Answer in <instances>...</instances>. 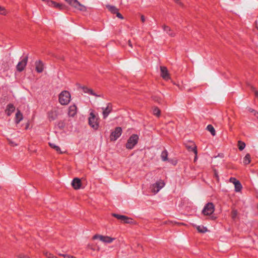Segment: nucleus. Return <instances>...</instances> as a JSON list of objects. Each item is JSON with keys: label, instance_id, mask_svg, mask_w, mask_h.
Wrapping results in <instances>:
<instances>
[{"label": "nucleus", "instance_id": "f257e3e1", "mask_svg": "<svg viewBox=\"0 0 258 258\" xmlns=\"http://www.w3.org/2000/svg\"><path fill=\"white\" fill-rule=\"evenodd\" d=\"M71 94L69 92L67 91H63L59 95V102L61 105H67L71 101Z\"/></svg>", "mask_w": 258, "mask_h": 258}, {"label": "nucleus", "instance_id": "f03ea898", "mask_svg": "<svg viewBox=\"0 0 258 258\" xmlns=\"http://www.w3.org/2000/svg\"><path fill=\"white\" fill-rule=\"evenodd\" d=\"M89 124L95 130H97L99 127L98 117L95 114L91 112L90 113L88 118Z\"/></svg>", "mask_w": 258, "mask_h": 258}, {"label": "nucleus", "instance_id": "7ed1b4c3", "mask_svg": "<svg viewBox=\"0 0 258 258\" xmlns=\"http://www.w3.org/2000/svg\"><path fill=\"white\" fill-rule=\"evenodd\" d=\"M164 186V182L162 180L160 179L157 181L155 183L151 185L150 189L153 193L156 194L159 192L160 189H161Z\"/></svg>", "mask_w": 258, "mask_h": 258}, {"label": "nucleus", "instance_id": "20e7f679", "mask_svg": "<svg viewBox=\"0 0 258 258\" xmlns=\"http://www.w3.org/2000/svg\"><path fill=\"white\" fill-rule=\"evenodd\" d=\"M139 137L137 135H132L128 139L126 144V148L128 149H132L138 143Z\"/></svg>", "mask_w": 258, "mask_h": 258}, {"label": "nucleus", "instance_id": "39448f33", "mask_svg": "<svg viewBox=\"0 0 258 258\" xmlns=\"http://www.w3.org/2000/svg\"><path fill=\"white\" fill-rule=\"evenodd\" d=\"M70 5L74 8L81 11H86L87 9L85 6L81 4L77 0H65Z\"/></svg>", "mask_w": 258, "mask_h": 258}, {"label": "nucleus", "instance_id": "423d86ee", "mask_svg": "<svg viewBox=\"0 0 258 258\" xmlns=\"http://www.w3.org/2000/svg\"><path fill=\"white\" fill-rule=\"evenodd\" d=\"M93 239H99L101 241L103 242L104 243H110L115 239V238H112L108 236H103L98 234H96L93 236Z\"/></svg>", "mask_w": 258, "mask_h": 258}, {"label": "nucleus", "instance_id": "0eeeda50", "mask_svg": "<svg viewBox=\"0 0 258 258\" xmlns=\"http://www.w3.org/2000/svg\"><path fill=\"white\" fill-rule=\"evenodd\" d=\"M214 210L215 207L213 204L212 203H208L205 206L203 210H202V213L204 215H210L214 212Z\"/></svg>", "mask_w": 258, "mask_h": 258}, {"label": "nucleus", "instance_id": "6e6552de", "mask_svg": "<svg viewBox=\"0 0 258 258\" xmlns=\"http://www.w3.org/2000/svg\"><path fill=\"white\" fill-rule=\"evenodd\" d=\"M28 56H26L25 57H24L23 59H22V60L18 62V63L17 64V65L16 66L17 70L18 72H21L24 70L25 67L27 65V62H28Z\"/></svg>", "mask_w": 258, "mask_h": 258}, {"label": "nucleus", "instance_id": "1a4fd4ad", "mask_svg": "<svg viewBox=\"0 0 258 258\" xmlns=\"http://www.w3.org/2000/svg\"><path fill=\"white\" fill-rule=\"evenodd\" d=\"M122 129L120 127H117L115 130L112 132L110 135V140L111 141H116L121 135Z\"/></svg>", "mask_w": 258, "mask_h": 258}, {"label": "nucleus", "instance_id": "9d476101", "mask_svg": "<svg viewBox=\"0 0 258 258\" xmlns=\"http://www.w3.org/2000/svg\"><path fill=\"white\" fill-rule=\"evenodd\" d=\"M112 216L124 223H130L132 222V219L125 216L116 214H113Z\"/></svg>", "mask_w": 258, "mask_h": 258}, {"label": "nucleus", "instance_id": "9b49d317", "mask_svg": "<svg viewBox=\"0 0 258 258\" xmlns=\"http://www.w3.org/2000/svg\"><path fill=\"white\" fill-rule=\"evenodd\" d=\"M161 76L162 77L166 80H168L170 79L169 74L167 68L165 67H161Z\"/></svg>", "mask_w": 258, "mask_h": 258}, {"label": "nucleus", "instance_id": "f8f14e48", "mask_svg": "<svg viewBox=\"0 0 258 258\" xmlns=\"http://www.w3.org/2000/svg\"><path fill=\"white\" fill-rule=\"evenodd\" d=\"M77 108L76 105H71L68 109V115L70 117H74L77 114Z\"/></svg>", "mask_w": 258, "mask_h": 258}, {"label": "nucleus", "instance_id": "ddd939ff", "mask_svg": "<svg viewBox=\"0 0 258 258\" xmlns=\"http://www.w3.org/2000/svg\"><path fill=\"white\" fill-rule=\"evenodd\" d=\"M103 110V116L104 118H106L112 110V106L110 104H108L105 108H102Z\"/></svg>", "mask_w": 258, "mask_h": 258}, {"label": "nucleus", "instance_id": "4468645a", "mask_svg": "<svg viewBox=\"0 0 258 258\" xmlns=\"http://www.w3.org/2000/svg\"><path fill=\"white\" fill-rule=\"evenodd\" d=\"M186 147L189 151H193L195 155L198 154L197 146L194 142H189V143L186 144Z\"/></svg>", "mask_w": 258, "mask_h": 258}, {"label": "nucleus", "instance_id": "2eb2a0df", "mask_svg": "<svg viewBox=\"0 0 258 258\" xmlns=\"http://www.w3.org/2000/svg\"><path fill=\"white\" fill-rule=\"evenodd\" d=\"M82 89L84 93H87L95 97H101V95H97L96 94L92 89L89 88L87 87L83 86L82 87Z\"/></svg>", "mask_w": 258, "mask_h": 258}, {"label": "nucleus", "instance_id": "dca6fc26", "mask_svg": "<svg viewBox=\"0 0 258 258\" xmlns=\"http://www.w3.org/2000/svg\"><path fill=\"white\" fill-rule=\"evenodd\" d=\"M58 116V112L56 110L53 109L49 111L48 113V117L50 120H55Z\"/></svg>", "mask_w": 258, "mask_h": 258}, {"label": "nucleus", "instance_id": "f3484780", "mask_svg": "<svg viewBox=\"0 0 258 258\" xmlns=\"http://www.w3.org/2000/svg\"><path fill=\"white\" fill-rule=\"evenodd\" d=\"M72 185L75 189H79L81 186V180L78 178H74L72 182Z\"/></svg>", "mask_w": 258, "mask_h": 258}, {"label": "nucleus", "instance_id": "a211bd4d", "mask_svg": "<svg viewBox=\"0 0 258 258\" xmlns=\"http://www.w3.org/2000/svg\"><path fill=\"white\" fill-rule=\"evenodd\" d=\"M36 71L39 73H42L44 70V65L42 62L40 60H38L35 62Z\"/></svg>", "mask_w": 258, "mask_h": 258}, {"label": "nucleus", "instance_id": "6ab92c4d", "mask_svg": "<svg viewBox=\"0 0 258 258\" xmlns=\"http://www.w3.org/2000/svg\"><path fill=\"white\" fill-rule=\"evenodd\" d=\"M15 109V107L12 104H10L7 107L6 112L8 116H10L14 111Z\"/></svg>", "mask_w": 258, "mask_h": 258}, {"label": "nucleus", "instance_id": "aec40b11", "mask_svg": "<svg viewBox=\"0 0 258 258\" xmlns=\"http://www.w3.org/2000/svg\"><path fill=\"white\" fill-rule=\"evenodd\" d=\"M163 29L165 32H166L169 36L171 37H174L175 36V33L171 30L170 27L164 25L163 26Z\"/></svg>", "mask_w": 258, "mask_h": 258}, {"label": "nucleus", "instance_id": "412c9836", "mask_svg": "<svg viewBox=\"0 0 258 258\" xmlns=\"http://www.w3.org/2000/svg\"><path fill=\"white\" fill-rule=\"evenodd\" d=\"M23 119V115L20 111H18L16 114L15 121L16 123H19Z\"/></svg>", "mask_w": 258, "mask_h": 258}, {"label": "nucleus", "instance_id": "4be33fe9", "mask_svg": "<svg viewBox=\"0 0 258 258\" xmlns=\"http://www.w3.org/2000/svg\"><path fill=\"white\" fill-rule=\"evenodd\" d=\"M106 8L110 12H111L113 14H115L118 11V9L113 6L107 5Z\"/></svg>", "mask_w": 258, "mask_h": 258}, {"label": "nucleus", "instance_id": "5701e85b", "mask_svg": "<svg viewBox=\"0 0 258 258\" xmlns=\"http://www.w3.org/2000/svg\"><path fill=\"white\" fill-rule=\"evenodd\" d=\"M168 152L166 150H164L162 151L161 154V157L163 161H167L168 160Z\"/></svg>", "mask_w": 258, "mask_h": 258}, {"label": "nucleus", "instance_id": "b1692460", "mask_svg": "<svg viewBox=\"0 0 258 258\" xmlns=\"http://www.w3.org/2000/svg\"><path fill=\"white\" fill-rule=\"evenodd\" d=\"M234 186L235 191L239 192L241 191L242 188V185L239 181H236V183H234Z\"/></svg>", "mask_w": 258, "mask_h": 258}, {"label": "nucleus", "instance_id": "393cba45", "mask_svg": "<svg viewBox=\"0 0 258 258\" xmlns=\"http://www.w3.org/2000/svg\"><path fill=\"white\" fill-rule=\"evenodd\" d=\"M49 145L52 148L54 149L58 153H62L60 150V148L58 146L55 145L54 144L51 143H49Z\"/></svg>", "mask_w": 258, "mask_h": 258}, {"label": "nucleus", "instance_id": "a878e982", "mask_svg": "<svg viewBox=\"0 0 258 258\" xmlns=\"http://www.w3.org/2000/svg\"><path fill=\"white\" fill-rule=\"evenodd\" d=\"M196 228L201 233H205L207 231V228L203 226H196Z\"/></svg>", "mask_w": 258, "mask_h": 258}, {"label": "nucleus", "instance_id": "bb28decb", "mask_svg": "<svg viewBox=\"0 0 258 258\" xmlns=\"http://www.w3.org/2000/svg\"><path fill=\"white\" fill-rule=\"evenodd\" d=\"M250 162V156L249 154H247L243 159V163L247 165Z\"/></svg>", "mask_w": 258, "mask_h": 258}, {"label": "nucleus", "instance_id": "cd10ccee", "mask_svg": "<svg viewBox=\"0 0 258 258\" xmlns=\"http://www.w3.org/2000/svg\"><path fill=\"white\" fill-rule=\"evenodd\" d=\"M207 129L208 130V131H209L211 134H212V136H215V134H216V132H215V130L214 128V127L211 125V124H209L207 126Z\"/></svg>", "mask_w": 258, "mask_h": 258}, {"label": "nucleus", "instance_id": "c85d7f7f", "mask_svg": "<svg viewBox=\"0 0 258 258\" xmlns=\"http://www.w3.org/2000/svg\"><path fill=\"white\" fill-rule=\"evenodd\" d=\"M238 146L239 150L242 151L245 148V144L244 142L239 141L238 142Z\"/></svg>", "mask_w": 258, "mask_h": 258}, {"label": "nucleus", "instance_id": "c756f323", "mask_svg": "<svg viewBox=\"0 0 258 258\" xmlns=\"http://www.w3.org/2000/svg\"><path fill=\"white\" fill-rule=\"evenodd\" d=\"M153 113L154 115L157 116H159L160 115V110L158 108L155 107L153 109Z\"/></svg>", "mask_w": 258, "mask_h": 258}, {"label": "nucleus", "instance_id": "7c9ffc66", "mask_svg": "<svg viewBox=\"0 0 258 258\" xmlns=\"http://www.w3.org/2000/svg\"><path fill=\"white\" fill-rule=\"evenodd\" d=\"M57 126L58 128L60 129H62L65 126V122L63 120H60L58 121L57 123Z\"/></svg>", "mask_w": 258, "mask_h": 258}, {"label": "nucleus", "instance_id": "2f4dec72", "mask_svg": "<svg viewBox=\"0 0 258 258\" xmlns=\"http://www.w3.org/2000/svg\"><path fill=\"white\" fill-rule=\"evenodd\" d=\"M53 7L56 8H58V9H59L60 10H62V9H64V6L63 5L61 4L56 3L55 2Z\"/></svg>", "mask_w": 258, "mask_h": 258}, {"label": "nucleus", "instance_id": "473e14b6", "mask_svg": "<svg viewBox=\"0 0 258 258\" xmlns=\"http://www.w3.org/2000/svg\"><path fill=\"white\" fill-rule=\"evenodd\" d=\"M238 212L236 210H233L231 213V216L233 219H235L237 218Z\"/></svg>", "mask_w": 258, "mask_h": 258}, {"label": "nucleus", "instance_id": "72a5a7b5", "mask_svg": "<svg viewBox=\"0 0 258 258\" xmlns=\"http://www.w3.org/2000/svg\"><path fill=\"white\" fill-rule=\"evenodd\" d=\"M7 12L4 7L0 6V14L2 15H6Z\"/></svg>", "mask_w": 258, "mask_h": 258}, {"label": "nucleus", "instance_id": "f704fd0d", "mask_svg": "<svg viewBox=\"0 0 258 258\" xmlns=\"http://www.w3.org/2000/svg\"><path fill=\"white\" fill-rule=\"evenodd\" d=\"M45 256L48 258H55V257L50 253L46 252L45 253Z\"/></svg>", "mask_w": 258, "mask_h": 258}, {"label": "nucleus", "instance_id": "c9c22d12", "mask_svg": "<svg viewBox=\"0 0 258 258\" xmlns=\"http://www.w3.org/2000/svg\"><path fill=\"white\" fill-rule=\"evenodd\" d=\"M55 2L53 1H47V5L49 6V7H53L54 6V4H55Z\"/></svg>", "mask_w": 258, "mask_h": 258}, {"label": "nucleus", "instance_id": "e433bc0d", "mask_svg": "<svg viewBox=\"0 0 258 258\" xmlns=\"http://www.w3.org/2000/svg\"><path fill=\"white\" fill-rule=\"evenodd\" d=\"M229 181L230 182L233 183L234 184V183H236V181H238L236 178L234 177H231L229 179Z\"/></svg>", "mask_w": 258, "mask_h": 258}, {"label": "nucleus", "instance_id": "4c0bfd02", "mask_svg": "<svg viewBox=\"0 0 258 258\" xmlns=\"http://www.w3.org/2000/svg\"><path fill=\"white\" fill-rule=\"evenodd\" d=\"M59 255L63 256L64 258H71L72 257V255H69L67 254H59Z\"/></svg>", "mask_w": 258, "mask_h": 258}, {"label": "nucleus", "instance_id": "58836bf2", "mask_svg": "<svg viewBox=\"0 0 258 258\" xmlns=\"http://www.w3.org/2000/svg\"><path fill=\"white\" fill-rule=\"evenodd\" d=\"M116 14V16L119 18V19H123V17H122V16L118 12V11H117V13H115Z\"/></svg>", "mask_w": 258, "mask_h": 258}, {"label": "nucleus", "instance_id": "ea45409f", "mask_svg": "<svg viewBox=\"0 0 258 258\" xmlns=\"http://www.w3.org/2000/svg\"><path fill=\"white\" fill-rule=\"evenodd\" d=\"M9 144L12 146H17V144H16L14 142L12 141H11L10 140L9 141Z\"/></svg>", "mask_w": 258, "mask_h": 258}, {"label": "nucleus", "instance_id": "a19ab883", "mask_svg": "<svg viewBox=\"0 0 258 258\" xmlns=\"http://www.w3.org/2000/svg\"><path fill=\"white\" fill-rule=\"evenodd\" d=\"M141 21H142V22H145V21L146 20V19L143 15L141 16Z\"/></svg>", "mask_w": 258, "mask_h": 258}, {"label": "nucleus", "instance_id": "79ce46f5", "mask_svg": "<svg viewBox=\"0 0 258 258\" xmlns=\"http://www.w3.org/2000/svg\"><path fill=\"white\" fill-rule=\"evenodd\" d=\"M19 258H29V257L27 255H20L19 256Z\"/></svg>", "mask_w": 258, "mask_h": 258}, {"label": "nucleus", "instance_id": "37998d69", "mask_svg": "<svg viewBox=\"0 0 258 258\" xmlns=\"http://www.w3.org/2000/svg\"><path fill=\"white\" fill-rule=\"evenodd\" d=\"M248 111L250 112H253V114L254 113V111H256L255 110H254V109H252V108H249L248 109Z\"/></svg>", "mask_w": 258, "mask_h": 258}, {"label": "nucleus", "instance_id": "c03bdc74", "mask_svg": "<svg viewBox=\"0 0 258 258\" xmlns=\"http://www.w3.org/2000/svg\"><path fill=\"white\" fill-rule=\"evenodd\" d=\"M253 91L254 92L255 95L258 97V92L254 90V89H253Z\"/></svg>", "mask_w": 258, "mask_h": 258}, {"label": "nucleus", "instance_id": "a18cd8bd", "mask_svg": "<svg viewBox=\"0 0 258 258\" xmlns=\"http://www.w3.org/2000/svg\"><path fill=\"white\" fill-rule=\"evenodd\" d=\"M254 115L258 118V112L257 111H254Z\"/></svg>", "mask_w": 258, "mask_h": 258}, {"label": "nucleus", "instance_id": "49530a36", "mask_svg": "<svg viewBox=\"0 0 258 258\" xmlns=\"http://www.w3.org/2000/svg\"><path fill=\"white\" fill-rule=\"evenodd\" d=\"M128 45L131 47H132V44L131 43V42L130 40H128Z\"/></svg>", "mask_w": 258, "mask_h": 258}, {"label": "nucleus", "instance_id": "de8ad7c7", "mask_svg": "<svg viewBox=\"0 0 258 258\" xmlns=\"http://www.w3.org/2000/svg\"><path fill=\"white\" fill-rule=\"evenodd\" d=\"M153 99H154L155 101H157V102H159V100H158V99L156 98L155 97H153Z\"/></svg>", "mask_w": 258, "mask_h": 258}, {"label": "nucleus", "instance_id": "09e8293b", "mask_svg": "<svg viewBox=\"0 0 258 258\" xmlns=\"http://www.w3.org/2000/svg\"><path fill=\"white\" fill-rule=\"evenodd\" d=\"M174 2L177 4H180L179 0H174Z\"/></svg>", "mask_w": 258, "mask_h": 258}, {"label": "nucleus", "instance_id": "8fccbe9b", "mask_svg": "<svg viewBox=\"0 0 258 258\" xmlns=\"http://www.w3.org/2000/svg\"><path fill=\"white\" fill-rule=\"evenodd\" d=\"M197 159V154L196 155V156H195V159H194V161L195 162L196 161Z\"/></svg>", "mask_w": 258, "mask_h": 258}, {"label": "nucleus", "instance_id": "3c124183", "mask_svg": "<svg viewBox=\"0 0 258 258\" xmlns=\"http://www.w3.org/2000/svg\"><path fill=\"white\" fill-rule=\"evenodd\" d=\"M215 176L218 178V175H217V173L216 172L215 173Z\"/></svg>", "mask_w": 258, "mask_h": 258}, {"label": "nucleus", "instance_id": "603ef678", "mask_svg": "<svg viewBox=\"0 0 258 258\" xmlns=\"http://www.w3.org/2000/svg\"><path fill=\"white\" fill-rule=\"evenodd\" d=\"M71 258H76V257L73 256L72 257H71Z\"/></svg>", "mask_w": 258, "mask_h": 258}, {"label": "nucleus", "instance_id": "864d4df0", "mask_svg": "<svg viewBox=\"0 0 258 258\" xmlns=\"http://www.w3.org/2000/svg\"><path fill=\"white\" fill-rule=\"evenodd\" d=\"M256 28L258 29V26H256Z\"/></svg>", "mask_w": 258, "mask_h": 258}, {"label": "nucleus", "instance_id": "5fc2aeb1", "mask_svg": "<svg viewBox=\"0 0 258 258\" xmlns=\"http://www.w3.org/2000/svg\"><path fill=\"white\" fill-rule=\"evenodd\" d=\"M55 258H57L56 257H55Z\"/></svg>", "mask_w": 258, "mask_h": 258}]
</instances>
